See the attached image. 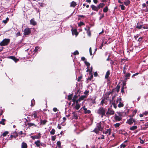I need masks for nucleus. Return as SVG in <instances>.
<instances>
[{"label": "nucleus", "instance_id": "obj_1", "mask_svg": "<svg viewBox=\"0 0 148 148\" xmlns=\"http://www.w3.org/2000/svg\"><path fill=\"white\" fill-rule=\"evenodd\" d=\"M106 111L105 109L103 107H101L99 108L97 111V113L101 115V118H102L103 116H106L105 114Z\"/></svg>", "mask_w": 148, "mask_h": 148}, {"label": "nucleus", "instance_id": "obj_2", "mask_svg": "<svg viewBox=\"0 0 148 148\" xmlns=\"http://www.w3.org/2000/svg\"><path fill=\"white\" fill-rule=\"evenodd\" d=\"M10 39H4L0 42V46H7L10 43Z\"/></svg>", "mask_w": 148, "mask_h": 148}, {"label": "nucleus", "instance_id": "obj_3", "mask_svg": "<svg viewBox=\"0 0 148 148\" xmlns=\"http://www.w3.org/2000/svg\"><path fill=\"white\" fill-rule=\"evenodd\" d=\"M114 114V111L113 110L110 108H108V111L106 113V116H109L112 115H113Z\"/></svg>", "mask_w": 148, "mask_h": 148}, {"label": "nucleus", "instance_id": "obj_4", "mask_svg": "<svg viewBox=\"0 0 148 148\" xmlns=\"http://www.w3.org/2000/svg\"><path fill=\"white\" fill-rule=\"evenodd\" d=\"M31 33V30L30 28L27 27L24 30V34L25 35H29Z\"/></svg>", "mask_w": 148, "mask_h": 148}, {"label": "nucleus", "instance_id": "obj_5", "mask_svg": "<svg viewBox=\"0 0 148 148\" xmlns=\"http://www.w3.org/2000/svg\"><path fill=\"white\" fill-rule=\"evenodd\" d=\"M96 98V97H93L90 98H89L88 99V100L90 102V104H96V101H95Z\"/></svg>", "mask_w": 148, "mask_h": 148}, {"label": "nucleus", "instance_id": "obj_6", "mask_svg": "<svg viewBox=\"0 0 148 148\" xmlns=\"http://www.w3.org/2000/svg\"><path fill=\"white\" fill-rule=\"evenodd\" d=\"M41 134L40 133H39L38 135H35V136H31V138L33 140H35V139H40L41 137Z\"/></svg>", "mask_w": 148, "mask_h": 148}, {"label": "nucleus", "instance_id": "obj_7", "mask_svg": "<svg viewBox=\"0 0 148 148\" xmlns=\"http://www.w3.org/2000/svg\"><path fill=\"white\" fill-rule=\"evenodd\" d=\"M122 117L121 116H119L116 115L115 114V117L114 119L116 121H120L122 119Z\"/></svg>", "mask_w": 148, "mask_h": 148}, {"label": "nucleus", "instance_id": "obj_8", "mask_svg": "<svg viewBox=\"0 0 148 148\" xmlns=\"http://www.w3.org/2000/svg\"><path fill=\"white\" fill-rule=\"evenodd\" d=\"M83 108L84 110V114H90L91 113V111L90 110H87V109L85 108V106H84L82 108Z\"/></svg>", "mask_w": 148, "mask_h": 148}, {"label": "nucleus", "instance_id": "obj_9", "mask_svg": "<svg viewBox=\"0 0 148 148\" xmlns=\"http://www.w3.org/2000/svg\"><path fill=\"white\" fill-rule=\"evenodd\" d=\"M90 27H88V29H87L85 28H84V29L87 31L86 33L88 35L89 37H90L91 36V31L90 30Z\"/></svg>", "mask_w": 148, "mask_h": 148}, {"label": "nucleus", "instance_id": "obj_10", "mask_svg": "<svg viewBox=\"0 0 148 148\" xmlns=\"http://www.w3.org/2000/svg\"><path fill=\"white\" fill-rule=\"evenodd\" d=\"M101 122L99 123L97 125L96 128L98 129V130L100 131H102L103 129L101 126Z\"/></svg>", "mask_w": 148, "mask_h": 148}, {"label": "nucleus", "instance_id": "obj_11", "mask_svg": "<svg viewBox=\"0 0 148 148\" xmlns=\"http://www.w3.org/2000/svg\"><path fill=\"white\" fill-rule=\"evenodd\" d=\"M90 6L92 10L96 11H98L99 9L98 8L97 6L96 7L93 5H92Z\"/></svg>", "mask_w": 148, "mask_h": 148}, {"label": "nucleus", "instance_id": "obj_12", "mask_svg": "<svg viewBox=\"0 0 148 148\" xmlns=\"http://www.w3.org/2000/svg\"><path fill=\"white\" fill-rule=\"evenodd\" d=\"M133 119L132 117L130 118L129 119L127 120L126 123L130 125H132L133 124Z\"/></svg>", "mask_w": 148, "mask_h": 148}, {"label": "nucleus", "instance_id": "obj_13", "mask_svg": "<svg viewBox=\"0 0 148 148\" xmlns=\"http://www.w3.org/2000/svg\"><path fill=\"white\" fill-rule=\"evenodd\" d=\"M47 120H40V125H44L46 124V123L47 122Z\"/></svg>", "mask_w": 148, "mask_h": 148}, {"label": "nucleus", "instance_id": "obj_14", "mask_svg": "<svg viewBox=\"0 0 148 148\" xmlns=\"http://www.w3.org/2000/svg\"><path fill=\"white\" fill-rule=\"evenodd\" d=\"M9 58L12 60L16 62H17V61L19 60V59L16 58L14 56H10L9 57Z\"/></svg>", "mask_w": 148, "mask_h": 148}, {"label": "nucleus", "instance_id": "obj_15", "mask_svg": "<svg viewBox=\"0 0 148 148\" xmlns=\"http://www.w3.org/2000/svg\"><path fill=\"white\" fill-rule=\"evenodd\" d=\"M34 144H35L37 147L39 148H41L40 147V140H37L34 142Z\"/></svg>", "mask_w": 148, "mask_h": 148}, {"label": "nucleus", "instance_id": "obj_16", "mask_svg": "<svg viewBox=\"0 0 148 148\" xmlns=\"http://www.w3.org/2000/svg\"><path fill=\"white\" fill-rule=\"evenodd\" d=\"M120 88V85L119 84H118L116 86V87L114 89L115 91H116L117 93H118L119 91Z\"/></svg>", "mask_w": 148, "mask_h": 148}, {"label": "nucleus", "instance_id": "obj_17", "mask_svg": "<svg viewBox=\"0 0 148 148\" xmlns=\"http://www.w3.org/2000/svg\"><path fill=\"white\" fill-rule=\"evenodd\" d=\"M131 75V74L129 73H127L125 76L124 79L125 80H127V79L130 78V77Z\"/></svg>", "mask_w": 148, "mask_h": 148}, {"label": "nucleus", "instance_id": "obj_18", "mask_svg": "<svg viewBox=\"0 0 148 148\" xmlns=\"http://www.w3.org/2000/svg\"><path fill=\"white\" fill-rule=\"evenodd\" d=\"M30 23L31 24L34 26L36 25L37 24L36 22L34 21V18L31 19L30 21Z\"/></svg>", "mask_w": 148, "mask_h": 148}, {"label": "nucleus", "instance_id": "obj_19", "mask_svg": "<svg viewBox=\"0 0 148 148\" xmlns=\"http://www.w3.org/2000/svg\"><path fill=\"white\" fill-rule=\"evenodd\" d=\"M110 74V71L109 70H108L106 74L105 75V78L107 79L108 78Z\"/></svg>", "mask_w": 148, "mask_h": 148}, {"label": "nucleus", "instance_id": "obj_20", "mask_svg": "<svg viewBox=\"0 0 148 148\" xmlns=\"http://www.w3.org/2000/svg\"><path fill=\"white\" fill-rule=\"evenodd\" d=\"M21 148H27V145L26 143L23 142L22 143L21 146Z\"/></svg>", "mask_w": 148, "mask_h": 148}, {"label": "nucleus", "instance_id": "obj_21", "mask_svg": "<svg viewBox=\"0 0 148 148\" xmlns=\"http://www.w3.org/2000/svg\"><path fill=\"white\" fill-rule=\"evenodd\" d=\"M119 133L121 134H122L124 135L125 136H126L127 135V132H125L124 130H121L119 131Z\"/></svg>", "mask_w": 148, "mask_h": 148}, {"label": "nucleus", "instance_id": "obj_22", "mask_svg": "<svg viewBox=\"0 0 148 148\" xmlns=\"http://www.w3.org/2000/svg\"><path fill=\"white\" fill-rule=\"evenodd\" d=\"M73 115V117L74 118L76 119H77L78 118V116L77 115V114L75 112H74L72 113Z\"/></svg>", "mask_w": 148, "mask_h": 148}, {"label": "nucleus", "instance_id": "obj_23", "mask_svg": "<svg viewBox=\"0 0 148 148\" xmlns=\"http://www.w3.org/2000/svg\"><path fill=\"white\" fill-rule=\"evenodd\" d=\"M77 5V4L74 1H72L71 3L70 7H75Z\"/></svg>", "mask_w": 148, "mask_h": 148}, {"label": "nucleus", "instance_id": "obj_24", "mask_svg": "<svg viewBox=\"0 0 148 148\" xmlns=\"http://www.w3.org/2000/svg\"><path fill=\"white\" fill-rule=\"evenodd\" d=\"M72 33L73 34H75L77 36L78 34V33L77 32L76 29H74L72 30Z\"/></svg>", "mask_w": 148, "mask_h": 148}, {"label": "nucleus", "instance_id": "obj_25", "mask_svg": "<svg viewBox=\"0 0 148 148\" xmlns=\"http://www.w3.org/2000/svg\"><path fill=\"white\" fill-rule=\"evenodd\" d=\"M137 112V110H134L132 113V114L129 116L130 117H131L132 118L133 116H134L135 114H136V112Z\"/></svg>", "mask_w": 148, "mask_h": 148}, {"label": "nucleus", "instance_id": "obj_26", "mask_svg": "<svg viewBox=\"0 0 148 148\" xmlns=\"http://www.w3.org/2000/svg\"><path fill=\"white\" fill-rule=\"evenodd\" d=\"M87 96L86 95H82L79 98V101L80 100V101L81 100H83L84 99L86 98Z\"/></svg>", "mask_w": 148, "mask_h": 148}, {"label": "nucleus", "instance_id": "obj_27", "mask_svg": "<svg viewBox=\"0 0 148 148\" xmlns=\"http://www.w3.org/2000/svg\"><path fill=\"white\" fill-rule=\"evenodd\" d=\"M38 111H35L34 112L33 115L34 118H35V119L37 118V114H38Z\"/></svg>", "mask_w": 148, "mask_h": 148}, {"label": "nucleus", "instance_id": "obj_28", "mask_svg": "<svg viewBox=\"0 0 148 148\" xmlns=\"http://www.w3.org/2000/svg\"><path fill=\"white\" fill-rule=\"evenodd\" d=\"M104 5V4L103 3H101L99 4L98 5V8L99 9H100V8H102L103 7Z\"/></svg>", "mask_w": 148, "mask_h": 148}, {"label": "nucleus", "instance_id": "obj_29", "mask_svg": "<svg viewBox=\"0 0 148 148\" xmlns=\"http://www.w3.org/2000/svg\"><path fill=\"white\" fill-rule=\"evenodd\" d=\"M6 121V120L5 119H2L0 121V124H2L3 125H5V123L4 122Z\"/></svg>", "mask_w": 148, "mask_h": 148}, {"label": "nucleus", "instance_id": "obj_30", "mask_svg": "<svg viewBox=\"0 0 148 148\" xmlns=\"http://www.w3.org/2000/svg\"><path fill=\"white\" fill-rule=\"evenodd\" d=\"M73 93L71 94L70 95H69L68 96L67 99H68V100L70 101V100H72V97L73 96Z\"/></svg>", "mask_w": 148, "mask_h": 148}, {"label": "nucleus", "instance_id": "obj_31", "mask_svg": "<svg viewBox=\"0 0 148 148\" xmlns=\"http://www.w3.org/2000/svg\"><path fill=\"white\" fill-rule=\"evenodd\" d=\"M9 134V132L7 131H6L4 133H3L1 135V136H3V137H5L7 136V134Z\"/></svg>", "mask_w": 148, "mask_h": 148}, {"label": "nucleus", "instance_id": "obj_32", "mask_svg": "<svg viewBox=\"0 0 148 148\" xmlns=\"http://www.w3.org/2000/svg\"><path fill=\"white\" fill-rule=\"evenodd\" d=\"M27 125H28L29 127H30L33 126H34L35 127H36L37 125H35L34 123H27Z\"/></svg>", "mask_w": 148, "mask_h": 148}, {"label": "nucleus", "instance_id": "obj_33", "mask_svg": "<svg viewBox=\"0 0 148 148\" xmlns=\"http://www.w3.org/2000/svg\"><path fill=\"white\" fill-rule=\"evenodd\" d=\"M137 126L134 125L131 127L130 128V130H134L137 129Z\"/></svg>", "mask_w": 148, "mask_h": 148}, {"label": "nucleus", "instance_id": "obj_34", "mask_svg": "<svg viewBox=\"0 0 148 148\" xmlns=\"http://www.w3.org/2000/svg\"><path fill=\"white\" fill-rule=\"evenodd\" d=\"M130 3V1L129 0H127L124 2V4L125 5L127 6Z\"/></svg>", "mask_w": 148, "mask_h": 148}, {"label": "nucleus", "instance_id": "obj_35", "mask_svg": "<svg viewBox=\"0 0 148 148\" xmlns=\"http://www.w3.org/2000/svg\"><path fill=\"white\" fill-rule=\"evenodd\" d=\"M108 133V135H110L111 134V129H107V131L105 132V134H107Z\"/></svg>", "mask_w": 148, "mask_h": 148}, {"label": "nucleus", "instance_id": "obj_36", "mask_svg": "<svg viewBox=\"0 0 148 148\" xmlns=\"http://www.w3.org/2000/svg\"><path fill=\"white\" fill-rule=\"evenodd\" d=\"M80 105L79 104H75V108L77 110H78L80 108Z\"/></svg>", "mask_w": 148, "mask_h": 148}, {"label": "nucleus", "instance_id": "obj_37", "mask_svg": "<svg viewBox=\"0 0 148 148\" xmlns=\"http://www.w3.org/2000/svg\"><path fill=\"white\" fill-rule=\"evenodd\" d=\"M108 10V7L106 6L103 10V12L105 13L107 12Z\"/></svg>", "mask_w": 148, "mask_h": 148}, {"label": "nucleus", "instance_id": "obj_38", "mask_svg": "<svg viewBox=\"0 0 148 148\" xmlns=\"http://www.w3.org/2000/svg\"><path fill=\"white\" fill-rule=\"evenodd\" d=\"M78 98V96L77 95H75L74 97H73V99H72V101L73 102H74L75 101V100H76Z\"/></svg>", "mask_w": 148, "mask_h": 148}, {"label": "nucleus", "instance_id": "obj_39", "mask_svg": "<svg viewBox=\"0 0 148 148\" xmlns=\"http://www.w3.org/2000/svg\"><path fill=\"white\" fill-rule=\"evenodd\" d=\"M9 18L8 17H7L5 20L3 21L2 23L6 24L7 23L8 21H9Z\"/></svg>", "mask_w": 148, "mask_h": 148}, {"label": "nucleus", "instance_id": "obj_40", "mask_svg": "<svg viewBox=\"0 0 148 148\" xmlns=\"http://www.w3.org/2000/svg\"><path fill=\"white\" fill-rule=\"evenodd\" d=\"M84 63L87 66V68H89L90 65V63L89 62H87L86 60L84 62Z\"/></svg>", "mask_w": 148, "mask_h": 148}, {"label": "nucleus", "instance_id": "obj_41", "mask_svg": "<svg viewBox=\"0 0 148 148\" xmlns=\"http://www.w3.org/2000/svg\"><path fill=\"white\" fill-rule=\"evenodd\" d=\"M93 78V75H91L90 76V77H88V78L87 79V81H91L92 79Z\"/></svg>", "mask_w": 148, "mask_h": 148}, {"label": "nucleus", "instance_id": "obj_42", "mask_svg": "<svg viewBox=\"0 0 148 148\" xmlns=\"http://www.w3.org/2000/svg\"><path fill=\"white\" fill-rule=\"evenodd\" d=\"M124 104L122 103L121 102H119V104L118 105V107L119 108H121L123 107Z\"/></svg>", "mask_w": 148, "mask_h": 148}, {"label": "nucleus", "instance_id": "obj_43", "mask_svg": "<svg viewBox=\"0 0 148 148\" xmlns=\"http://www.w3.org/2000/svg\"><path fill=\"white\" fill-rule=\"evenodd\" d=\"M99 131H100L98 130V129L97 128H95L93 131L95 132L97 134H98L99 133Z\"/></svg>", "mask_w": 148, "mask_h": 148}, {"label": "nucleus", "instance_id": "obj_44", "mask_svg": "<svg viewBox=\"0 0 148 148\" xmlns=\"http://www.w3.org/2000/svg\"><path fill=\"white\" fill-rule=\"evenodd\" d=\"M39 48L38 46H37L35 47V49L34 51V53L38 51Z\"/></svg>", "mask_w": 148, "mask_h": 148}, {"label": "nucleus", "instance_id": "obj_45", "mask_svg": "<svg viewBox=\"0 0 148 148\" xmlns=\"http://www.w3.org/2000/svg\"><path fill=\"white\" fill-rule=\"evenodd\" d=\"M55 129H53L51 130V131H50V133L51 135H54L55 134Z\"/></svg>", "mask_w": 148, "mask_h": 148}, {"label": "nucleus", "instance_id": "obj_46", "mask_svg": "<svg viewBox=\"0 0 148 148\" xmlns=\"http://www.w3.org/2000/svg\"><path fill=\"white\" fill-rule=\"evenodd\" d=\"M138 23H137V24L136 25V28L137 29H141L142 27L143 26L142 25H138Z\"/></svg>", "mask_w": 148, "mask_h": 148}, {"label": "nucleus", "instance_id": "obj_47", "mask_svg": "<svg viewBox=\"0 0 148 148\" xmlns=\"http://www.w3.org/2000/svg\"><path fill=\"white\" fill-rule=\"evenodd\" d=\"M85 25V23L82 22H80L78 24V25L79 27H81L82 25Z\"/></svg>", "mask_w": 148, "mask_h": 148}, {"label": "nucleus", "instance_id": "obj_48", "mask_svg": "<svg viewBox=\"0 0 148 148\" xmlns=\"http://www.w3.org/2000/svg\"><path fill=\"white\" fill-rule=\"evenodd\" d=\"M57 145L59 148H61V142L60 141H58L57 142Z\"/></svg>", "mask_w": 148, "mask_h": 148}, {"label": "nucleus", "instance_id": "obj_49", "mask_svg": "<svg viewBox=\"0 0 148 148\" xmlns=\"http://www.w3.org/2000/svg\"><path fill=\"white\" fill-rule=\"evenodd\" d=\"M112 105H113V106H114V108H115V109H116V108H117V106H116V105L115 104V103L114 102H113L112 103V105L111 106V107H112Z\"/></svg>", "mask_w": 148, "mask_h": 148}, {"label": "nucleus", "instance_id": "obj_50", "mask_svg": "<svg viewBox=\"0 0 148 148\" xmlns=\"http://www.w3.org/2000/svg\"><path fill=\"white\" fill-rule=\"evenodd\" d=\"M121 124L119 123H117L114 124V125L115 127H119Z\"/></svg>", "mask_w": 148, "mask_h": 148}, {"label": "nucleus", "instance_id": "obj_51", "mask_svg": "<svg viewBox=\"0 0 148 148\" xmlns=\"http://www.w3.org/2000/svg\"><path fill=\"white\" fill-rule=\"evenodd\" d=\"M4 111V110H2L0 109V116H1L3 114Z\"/></svg>", "mask_w": 148, "mask_h": 148}, {"label": "nucleus", "instance_id": "obj_52", "mask_svg": "<svg viewBox=\"0 0 148 148\" xmlns=\"http://www.w3.org/2000/svg\"><path fill=\"white\" fill-rule=\"evenodd\" d=\"M119 6L121 7V10H125V7L123 5H119Z\"/></svg>", "mask_w": 148, "mask_h": 148}, {"label": "nucleus", "instance_id": "obj_53", "mask_svg": "<svg viewBox=\"0 0 148 148\" xmlns=\"http://www.w3.org/2000/svg\"><path fill=\"white\" fill-rule=\"evenodd\" d=\"M106 95V96H105L104 97L103 99L105 100H107L108 99L109 97V96L108 95Z\"/></svg>", "mask_w": 148, "mask_h": 148}, {"label": "nucleus", "instance_id": "obj_54", "mask_svg": "<svg viewBox=\"0 0 148 148\" xmlns=\"http://www.w3.org/2000/svg\"><path fill=\"white\" fill-rule=\"evenodd\" d=\"M73 54L74 56H75L77 55H78L79 54V53L78 51L76 50L74 52Z\"/></svg>", "mask_w": 148, "mask_h": 148}, {"label": "nucleus", "instance_id": "obj_55", "mask_svg": "<svg viewBox=\"0 0 148 148\" xmlns=\"http://www.w3.org/2000/svg\"><path fill=\"white\" fill-rule=\"evenodd\" d=\"M82 78V75L81 76L79 77L77 79V81L79 82L81 80Z\"/></svg>", "mask_w": 148, "mask_h": 148}, {"label": "nucleus", "instance_id": "obj_56", "mask_svg": "<svg viewBox=\"0 0 148 148\" xmlns=\"http://www.w3.org/2000/svg\"><path fill=\"white\" fill-rule=\"evenodd\" d=\"M41 145V146H43V147H46L47 146L46 144H45L42 143L40 142V146Z\"/></svg>", "mask_w": 148, "mask_h": 148}, {"label": "nucleus", "instance_id": "obj_57", "mask_svg": "<svg viewBox=\"0 0 148 148\" xmlns=\"http://www.w3.org/2000/svg\"><path fill=\"white\" fill-rule=\"evenodd\" d=\"M121 92H122V93H125V92H124V87L123 86L121 88Z\"/></svg>", "mask_w": 148, "mask_h": 148}, {"label": "nucleus", "instance_id": "obj_58", "mask_svg": "<svg viewBox=\"0 0 148 148\" xmlns=\"http://www.w3.org/2000/svg\"><path fill=\"white\" fill-rule=\"evenodd\" d=\"M56 139V136H52L51 137V140L52 141H54Z\"/></svg>", "mask_w": 148, "mask_h": 148}, {"label": "nucleus", "instance_id": "obj_59", "mask_svg": "<svg viewBox=\"0 0 148 148\" xmlns=\"http://www.w3.org/2000/svg\"><path fill=\"white\" fill-rule=\"evenodd\" d=\"M126 147V145L125 144H122L121 145V148H124Z\"/></svg>", "mask_w": 148, "mask_h": 148}, {"label": "nucleus", "instance_id": "obj_60", "mask_svg": "<svg viewBox=\"0 0 148 148\" xmlns=\"http://www.w3.org/2000/svg\"><path fill=\"white\" fill-rule=\"evenodd\" d=\"M89 91H87V90H86L84 92V94H85L86 95H87V96L88 95V93H89Z\"/></svg>", "mask_w": 148, "mask_h": 148}, {"label": "nucleus", "instance_id": "obj_61", "mask_svg": "<svg viewBox=\"0 0 148 148\" xmlns=\"http://www.w3.org/2000/svg\"><path fill=\"white\" fill-rule=\"evenodd\" d=\"M112 94H113V93H112V92H108L106 93L105 94V95H106L107 94V95H108L109 96V95L110 94L112 95Z\"/></svg>", "mask_w": 148, "mask_h": 148}, {"label": "nucleus", "instance_id": "obj_62", "mask_svg": "<svg viewBox=\"0 0 148 148\" xmlns=\"http://www.w3.org/2000/svg\"><path fill=\"white\" fill-rule=\"evenodd\" d=\"M80 101V100H79V99L77 100H75V104H79V101ZM75 102V101H74Z\"/></svg>", "mask_w": 148, "mask_h": 148}, {"label": "nucleus", "instance_id": "obj_63", "mask_svg": "<svg viewBox=\"0 0 148 148\" xmlns=\"http://www.w3.org/2000/svg\"><path fill=\"white\" fill-rule=\"evenodd\" d=\"M89 52H90V55H92V52L91 47H90V48L89 49Z\"/></svg>", "mask_w": 148, "mask_h": 148}, {"label": "nucleus", "instance_id": "obj_64", "mask_svg": "<svg viewBox=\"0 0 148 148\" xmlns=\"http://www.w3.org/2000/svg\"><path fill=\"white\" fill-rule=\"evenodd\" d=\"M143 114L145 116L147 115L148 114V111H145L143 113Z\"/></svg>", "mask_w": 148, "mask_h": 148}]
</instances>
